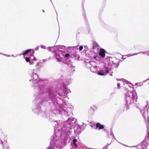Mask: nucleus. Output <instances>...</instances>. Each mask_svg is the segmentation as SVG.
<instances>
[{"label":"nucleus","mask_w":149,"mask_h":149,"mask_svg":"<svg viewBox=\"0 0 149 149\" xmlns=\"http://www.w3.org/2000/svg\"><path fill=\"white\" fill-rule=\"evenodd\" d=\"M61 55L63 56V57H61V58L65 59V53L64 52H62L61 54Z\"/></svg>","instance_id":"nucleus-8"},{"label":"nucleus","mask_w":149,"mask_h":149,"mask_svg":"<svg viewBox=\"0 0 149 149\" xmlns=\"http://www.w3.org/2000/svg\"><path fill=\"white\" fill-rule=\"evenodd\" d=\"M69 56V54H66V57H68Z\"/></svg>","instance_id":"nucleus-17"},{"label":"nucleus","mask_w":149,"mask_h":149,"mask_svg":"<svg viewBox=\"0 0 149 149\" xmlns=\"http://www.w3.org/2000/svg\"><path fill=\"white\" fill-rule=\"evenodd\" d=\"M73 143L75 146V148H77L78 147V146L77 144L76 143V142H73Z\"/></svg>","instance_id":"nucleus-13"},{"label":"nucleus","mask_w":149,"mask_h":149,"mask_svg":"<svg viewBox=\"0 0 149 149\" xmlns=\"http://www.w3.org/2000/svg\"><path fill=\"white\" fill-rule=\"evenodd\" d=\"M31 50L30 49H27L24 52L22 53V55H25L26 54H27L28 53L30 52Z\"/></svg>","instance_id":"nucleus-6"},{"label":"nucleus","mask_w":149,"mask_h":149,"mask_svg":"<svg viewBox=\"0 0 149 149\" xmlns=\"http://www.w3.org/2000/svg\"><path fill=\"white\" fill-rule=\"evenodd\" d=\"M127 102H129L130 103H133L135 99L137 100V97L135 93H133L131 92H128L127 94Z\"/></svg>","instance_id":"nucleus-1"},{"label":"nucleus","mask_w":149,"mask_h":149,"mask_svg":"<svg viewBox=\"0 0 149 149\" xmlns=\"http://www.w3.org/2000/svg\"><path fill=\"white\" fill-rule=\"evenodd\" d=\"M83 48V47L82 46H81L79 48L80 51H81Z\"/></svg>","instance_id":"nucleus-14"},{"label":"nucleus","mask_w":149,"mask_h":149,"mask_svg":"<svg viewBox=\"0 0 149 149\" xmlns=\"http://www.w3.org/2000/svg\"><path fill=\"white\" fill-rule=\"evenodd\" d=\"M100 51L99 53V55L102 58H104L105 56V50L101 48L100 50Z\"/></svg>","instance_id":"nucleus-2"},{"label":"nucleus","mask_w":149,"mask_h":149,"mask_svg":"<svg viewBox=\"0 0 149 149\" xmlns=\"http://www.w3.org/2000/svg\"><path fill=\"white\" fill-rule=\"evenodd\" d=\"M98 128V130H100L103 129L104 128V126L103 125H100L99 123H97L96 124V129Z\"/></svg>","instance_id":"nucleus-3"},{"label":"nucleus","mask_w":149,"mask_h":149,"mask_svg":"<svg viewBox=\"0 0 149 149\" xmlns=\"http://www.w3.org/2000/svg\"><path fill=\"white\" fill-rule=\"evenodd\" d=\"M72 119L70 118H68L67 121V123H68L70 125H72Z\"/></svg>","instance_id":"nucleus-7"},{"label":"nucleus","mask_w":149,"mask_h":149,"mask_svg":"<svg viewBox=\"0 0 149 149\" xmlns=\"http://www.w3.org/2000/svg\"><path fill=\"white\" fill-rule=\"evenodd\" d=\"M77 140L75 139H74L73 140V142H76L77 141Z\"/></svg>","instance_id":"nucleus-15"},{"label":"nucleus","mask_w":149,"mask_h":149,"mask_svg":"<svg viewBox=\"0 0 149 149\" xmlns=\"http://www.w3.org/2000/svg\"><path fill=\"white\" fill-rule=\"evenodd\" d=\"M117 86H118V88H120V87H119V86H120V84L119 83H118L117 84Z\"/></svg>","instance_id":"nucleus-16"},{"label":"nucleus","mask_w":149,"mask_h":149,"mask_svg":"<svg viewBox=\"0 0 149 149\" xmlns=\"http://www.w3.org/2000/svg\"><path fill=\"white\" fill-rule=\"evenodd\" d=\"M94 58L95 60H97L99 58V57L98 56H95L93 57Z\"/></svg>","instance_id":"nucleus-11"},{"label":"nucleus","mask_w":149,"mask_h":149,"mask_svg":"<svg viewBox=\"0 0 149 149\" xmlns=\"http://www.w3.org/2000/svg\"><path fill=\"white\" fill-rule=\"evenodd\" d=\"M104 70L105 71L107 74L109 73L110 70L109 68L107 67L104 66Z\"/></svg>","instance_id":"nucleus-5"},{"label":"nucleus","mask_w":149,"mask_h":149,"mask_svg":"<svg viewBox=\"0 0 149 149\" xmlns=\"http://www.w3.org/2000/svg\"><path fill=\"white\" fill-rule=\"evenodd\" d=\"M69 111H66V112H67V113H68V114H70L71 113H72V109H71V108H70V109H69Z\"/></svg>","instance_id":"nucleus-10"},{"label":"nucleus","mask_w":149,"mask_h":149,"mask_svg":"<svg viewBox=\"0 0 149 149\" xmlns=\"http://www.w3.org/2000/svg\"><path fill=\"white\" fill-rule=\"evenodd\" d=\"M98 74L99 75L102 76H103L107 74V73L105 72V71L104 70H101L99 71L98 72Z\"/></svg>","instance_id":"nucleus-4"},{"label":"nucleus","mask_w":149,"mask_h":149,"mask_svg":"<svg viewBox=\"0 0 149 149\" xmlns=\"http://www.w3.org/2000/svg\"><path fill=\"white\" fill-rule=\"evenodd\" d=\"M91 108L93 110H95L97 109V107L96 105H93L91 107Z\"/></svg>","instance_id":"nucleus-9"},{"label":"nucleus","mask_w":149,"mask_h":149,"mask_svg":"<svg viewBox=\"0 0 149 149\" xmlns=\"http://www.w3.org/2000/svg\"><path fill=\"white\" fill-rule=\"evenodd\" d=\"M34 75L35 76H36V77H37V75L36 74H34Z\"/></svg>","instance_id":"nucleus-18"},{"label":"nucleus","mask_w":149,"mask_h":149,"mask_svg":"<svg viewBox=\"0 0 149 149\" xmlns=\"http://www.w3.org/2000/svg\"><path fill=\"white\" fill-rule=\"evenodd\" d=\"M25 60L27 62H28L29 61H30V59L28 57H27L25 59Z\"/></svg>","instance_id":"nucleus-12"},{"label":"nucleus","mask_w":149,"mask_h":149,"mask_svg":"<svg viewBox=\"0 0 149 149\" xmlns=\"http://www.w3.org/2000/svg\"><path fill=\"white\" fill-rule=\"evenodd\" d=\"M42 11H43V12H44V10H42Z\"/></svg>","instance_id":"nucleus-19"}]
</instances>
